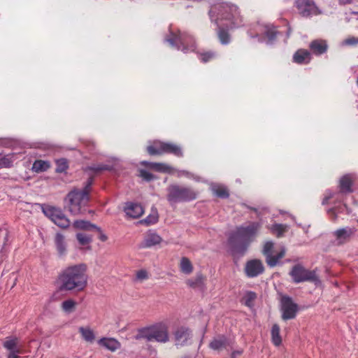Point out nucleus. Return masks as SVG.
Returning a JSON list of instances; mask_svg holds the SVG:
<instances>
[{
  "label": "nucleus",
  "instance_id": "obj_1",
  "mask_svg": "<svg viewBox=\"0 0 358 358\" xmlns=\"http://www.w3.org/2000/svg\"><path fill=\"white\" fill-rule=\"evenodd\" d=\"M87 266L78 264L67 266L58 276L61 291H83L87 285Z\"/></svg>",
  "mask_w": 358,
  "mask_h": 358
},
{
  "label": "nucleus",
  "instance_id": "obj_2",
  "mask_svg": "<svg viewBox=\"0 0 358 358\" xmlns=\"http://www.w3.org/2000/svg\"><path fill=\"white\" fill-rule=\"evenodd\" d=\"M260 227V223L255 222L237 227L229 237V243L233 250L238 253L243 254L254 240Z\"/></svg>",
  "mask_w": 358,
  "mask_h": 358
},
{
  "label": "nucleus",
  "instance_id": "obj_3",
  "mask_svg": "<svg viewBox=\"0 0 358 358\" xmlns=\"http://www.w3.org/2000/svg\"><path fill=\"white\" fill-rule=\"evenodd\" d=\"M92 182L93 178H90L83 189H74L68 194L69 210L71 214L77 215L85 212V206L90 201Z\"/></svg>",
  "mask_w": 358,
  "mask_h": 358
},
{
  "label": "nucleus",
  "instance_id": "obj_4",
  "mask_svg": "<svg viewBox=\"0 0 358 358\" xmlns=\"http://www.w3.org/2000/svg\"><path fill=\"white\" fill-rule=\"evenodd\" d=\"M92 182L93 178H90L83 189H74L68 194L69 210L71 214L77 215L85 212V206L90 201Z\"/></svg>",
  "mask_w": 358,
  "mask_h": 358
},
{
  "label": "nucleus",
  "instance_id": "obj_5",
  "mask_svg": "<svg viewBox=\"0 0 358 358\" xmlns=\"http://www.w3.org/2000/svg\"><path fill=\"white\" fill-rule=\"evenodd\" d=\"M137 340L145 339L147 341H155L165 343L169 341L168 327L163 323L143 328L138 330L136 336Z\"/></svg>",
  "mask_w": 358,
  "mask_h": 358
},
{
  "label": "nucleus",
  "instance_id": "obj_6",
  "mask_svg": "<svg viewBox=\"0 0 358 358\" xmlns=\"http://www.w3.org/2000/svg\"><path fill=\"white\" fill-rule=\"evenodd\" d=\"M210 17L213 18V15H217L215 20L218 24L219 20H234V24L239 25L241 22L240 13L237 6L227 3H218L213 6L210 10Z\"/></svg>",
  "mask_w": 358,
  "mask_h": 358
},
{
  "label": "nucleus",
  "instance_id": "obj_7",
  "mask_svg": "<svg viewBox=\"0 0 358 358\" xmlns=\"http://www.w3.org/2000/svg\"><path fill=\"white\" fill-rule=\"evenodd\" d=\"M167 191V199L171 204L189 201L196 198V193L187 187L172 185L168 187Z\"/></svg>",
  "mask_w": 358,
  "mask_h": 358
},
{
  "label": "nucleus",
  "instance_id": "obj_8",
  "mask_svg": "<svg viewBox=\"0 0 358 358\" xmlns=\"http://www.w3.org/2000/svg\"><path fill=\"white\" fill-rule=\"evenodd\" d=\"M166 41L173 47L181 50L184 52L187 51H194L196 44L192 36L179 31L178 34L171 33Z\"/></svg>",
  "mask_w": 358,
  "mask_h": 358
},
{
  "label": "nucleus",
  "instance_id": "obj_9",
  "mask_svg": "<svg viewBox=\"0 0 358 358\" xmlns=\"http://www.w3.org/2000/svg\"><path fill=\"white\" fill-rule=\"evenodd\" d=\"M294 6L299 15L303 17H311L322 13L314 0H295Z\"/></svg>",
  "mask_w": 358,
  "mask_h": 358
},
{
  "label": "nucleus",
  "instance_id": "obj_10",
  "mask_svg": "<svg viewBox=\"0 0 358 358\" xmlns=\"http://www.w3.org/2000/svg\"><path fill=\"white\" fill-rule=\"evenodd\" d=\"M262 253L266 257V262L270 267L275 266L279 260L285 255V248H282L280 251L275 253L274 243L272 241H266L264 245Z\"/></svg>",
  "mask_w": 358,
  "mask_h": 358
},
{
  "label": "nucleus",
  "instance_id": "obj_11",
  "mask_svg": "<svg viewBox=\"0 0 358 358\" xmlns=\"http://www.w3.org/2000/svg\"><path fill=\"white\" fill-rule=\"evenodd\" d=\"M299 310L298 305L294 302L293 299L287 296L282 295L280 299V311L281 317L283 320L294 319Z\"/></svg>",
  "mask_w": 358,
  "mask_h": 358
},
{
  "label": "nucleus",
  "instance_id": "obj_12",
  "mask_svg": "<svg viewBox=\"0 0 358 358\" xmlns=\"http://www.w3.org/2000/svg\"><path fill=\"white\" fill-rule=\"evenodd\" d=\"M43 212L46 217L61 228H67L70 225L69 220L59 208L48 206L43 208Z\"/></svg>",
  "mask_w": 358,
  "mask_h": 358
},
{
  "label": "nucleus",
  "instance_id": "obj_13",
  "mask_svg": "<svg viewBox=\"0 0 358 358\" xmlns=\"http://www.w3.org/2000/svg\"><path fill=\"white\" fill-rule=\"evenodd\" d=\"M289 275L295 283L317 280L315 271L307 270L301 264L294 265L290 271Z\"/></svg>",
  "mask_w": 358,
  "mask_h": 358
},
{
  "label": "nucleus",
  "instance_id": "obj_14",
  "mask_svg": "<svg viewBox=\"0 0 358 358\" xmlns=\"http://www.w3.org/2000/svg\"><path fill=\"white\" fill-rule=\"evenodd\" d=\"M357 232L355 227H345L335 230L332 235L334 237V244L337 246L343 245L351 241Z\"/></svg>",
  "mask_w": 358,
  "mask_h": 358
},
{
  "label": "nucleus",
  "instance_id": "obj_15",
  "mask_svg": "<svg viewBox=\"0 0 358 358\" xmlns=\"http://www.w3.org/2000/svg\"><path fill=\"white\" fill-rule=\"evenodd\" d=\"M192 331L185 327H178L173 332L175 345L178 347L187 345L191 343Z\"/></svg>",
  "mask_w": 358,
  "mask_h": 358
},
{
  "label": "nucleus",
  "instance_id": "obj_16",
  "mask_svg": "<svg viewBox=\"0 0 358 358\" xmlns=\"http://www.w3.org/2000/svg\"><path fill=\"white\" fill-rule=\"evenodd\" d=\"M3 348L8 351L7 358H19L22 353V347L16 337H7L3 343Z\"/></svg>",
  "mask_w": 358,
  "mask_h": 358
},
{
  "label": "nucleus",
  "instance_id": "obj_17",
  "mask_svg": "<svg viewBox=\"0 0 358 358\" xmlns=\"http://www.w3.org/2000/svg\"><path fill=\"white\" fill-rule=\"evenodd\" d=\"M264 271L262 262L259 259L248 261L245 266V273L249 278H255L262 274Z\"/></svg>",
  "mask_w": 358,
  "mask_h": 358
},
{
  "label": "nucleus",
  "instance_id": "obj_18",
  "mask_svg": "<svg viewBox=\"0 0 358 358\" xmlns=\"http://www.w3.org/2000/svg\"><path fill=\"white\" fill-rule=\"evenodd\" d=\"M309 48L312 54L317 56L325 53L328 49V44L325 40L315 39L309 44Z\"/></svg>",
  "mask_w": 358,
  "mask_h": 358
},
{
  "label": "nucleus",
  "instance_id": "obj_19",
  "mask_svg": "<svg viewBox=\"0 0 358 358\" xmlns=\"http://www.w3.org/2000/svg\"><path fill=\"white\" fill-rule=\"evenodd\" d=\"M124 212L131 218H138L143 214L144 210L141 204L129 202L126 203Z\"/></svg>",
  "mask_w": 358,
  "mask_h": 358
},
{
  "label": "nucleus",
  "instance_id": "obj_20",
  "mask_svg": "<svg viewBox=\"0 0 358 358\" xmlns=\"http://www.w3.org/2000/svg\"><path fill=\"white\" fill-rule=\"evenodd\" d=\"M229 345L230 341L229 339L223 336H219L212 340L209 343V347L213 350L220 351L227 348Z\"/></svg>",
  "mask_w": 358,
  "mask_h": 358
},
{
  "label": "nucleus",
  "instance_id": "obj_21",
  "mask_svg": "<svg viewBox=\"0 0 358 358\" xmlns=\"http://www.w3.org/2000/svg\"><path fill=\"white\" fill-rule=\"evenodd\" d=\"M162 150L163 154H172L178 157H181L183 155L181 147L175 143L163 142Z\"/></svg>",
  "mask_w": 358,
  "mask_h": 358
},
{
  "label": "nucleus",
  "instance_id": "obj_22",
  "mask_svg": "<svg viewBox=\"0 0 358 358\" xmlns=\"http://www.w3.org/2000/svg\"><path fill=\"white\" fill-rule=\"evenodd\" d=\"M311 59L310 52L305 49L298 50L293 56V60L297 64H307Z\"/></svg>",
  "mask_w": 358,
  "mask_h": 358
},
{
  "label": "nucleus",
  "instance_id": "obj_23",
  "mask_svg": "<svg viewBox=\"0 0 358 358\" xmlns=\"http://www.w3.org/2000/svg\"><path fill=\"white\" fill-rule=\"evenodd\" d=\"M141 164L158 172L171 173L173 171V168L171 166L164 163H153L143 161Z\"/></svg>",
  "mask_w": 358,
  "mask_h": 358
},
{
  "label": "nucleus",
  "instance_id": "obj_24",
  "mask_svg": "<svg viewBox=\"0 0 358 358\" xmlns=\"http://www.w3.org/2000/svg\"><path fill=\"white\" fill-rule=\"evenodd\" d=\"M354 178L350 174H347L340 179L339 187L342 193H350L352 192V185Z\"/></svg>",
  "mask_w": 358,
  "mask_h": 358
},
{
  "label": "nucleus",
  "instance_id": "obj_25",
  "mask_svg": "<svg viewBox=\"0 0 358 358\" xmlns=\"http://www.w3.org/2000/svg\"><path fill=\"white\" fill-rule=\"evenodd\" d=\"M99 344L106 349L114 352L120 348V343L115 338H103L98 341Z\"/></svg>",
  "mask_w": 358,
  "mask_h": 358
},
{
  "label": "nucleus",
  "instance_id": "obj_26",
  "mask_svg": "<svg viewBox=\"0 0 358 358\" xmlns=\"http://www.w3.org/2000/svg\"><path fill=\"white\" fill-rule=\"evenodd\" d=\"M78 331L81 335L82 338L89 343H92L95 341V334L94 331L89 327H80Z\"/></svg>",
  "mask_w": 358,
  "mask_h": 358
},
{
  "label": "nucleus",
  "instance_id": "obj_27",
  "mask_svg": "<svg viewBox=\"0 0 358 358\" xmlns=\"http://www.w3.org/2000/svg\"><path fill=\"white\" fill-rule=\"evenodd\" d=\"M162 238L155 233L147 234L143 243V248H150L162 242Z\"/></svg>",
  "mask_w": 358,
  "mask_h": 358
},
{
  "label": "nucleus",
  "instance_id": "obj_28",
  "mask_svg": "<svg viewBox=\"0 0 358 358\" xmlns=\"http://www.w3.org/2000/svg\"><path fill=\"white\" fill-rule=\"evenodd\" d=\"M55 243L59 255H64L66 252L64 236L62 234L57 233L55 235Z\"/></svg>",
  "mask_w": 358,
  "mask_h": 358
},
{
  "label": "nucleus",
  "instance_id": "obj_29",
  "mask_svg": "<svg viewBox=\"0 0 358 358\" xmlns=\"http://www.w3.org/2000/svg\"><path fill=\"white\" fill-rule=\"evenodd\" d=\"M73 227L77 229L92 230L96 229L97 231H101V229L97 226L91 224L90 222L84 220H76L73 222Z\"/></svg>",
  "mask_w": 358,
  "mask_h": 358
},
{
  "label": "nucleus",
  "instance_id": "obj_30",
  "mask_svg": "<svg viewBox=\"0 0 358 358\" xmlns=\"http://www.w3.org/2000/svg\"><path fill=\"white\" fill-rule=\"evenodd\" d=\"M163 142L155 141L151 145L147 147V151L150 155H163L162 150Z\"/></svg>",
  "mask_w": 358,
  "mask_h": 358
},
{
  "label": "nucleus",
  "instance_id": "obj_31",
  "mask_svg": "<svg viewBox=\"0 0 358 358\" xmlns=\"http://www.w3.org/2000/svg\"><path fill=\"white\" fill-rule=\"evenodd\" d=\"M180 269L182 273L189 275L193 271V266L190 260L187 257H182L180 262Z\"/></svg>",
  "mask_w": 358,
  "mask_h": 358
},
{
  "label": "nucleus",
  "instance_id": "obj_32",
  "mask_svg": "<svg viewBox=\"0 0 358 358\" xmlns=\"http://www.w3.org/2000/svg\"><path fill=\"white\" fill-rule=\"evenodd\" d=\"M50 164L43 160H36L32 166V171L36 173L43 172L50 168Z\"/></svg>",
  "mask_w": 358,
  "mask_h": 358
},
{
  "label": "nucleus",
  "instance_id": "obj_33",
  "mask_svg": "<svg viewBox=\"0 0 358 358\" xmlns=\"http://www.w3.org/2000/svg\"><path fill=\"white\" fill-rule=\"evenodd\" d=\"M271 334L273 344L276 346L280 345L281 344L282 339L280 336V327L278 324H275L273 325Z\"/></svg>",
  "mask_w": 358,
  "mask_h": 358
},
{
  "label": "nucleus",
  "instance_id": "obj_34",
  "mask_svg": "<svg viewBox=\"0 0 358 358\" xmlns=\"http://www.w3.org/2000/svg\"><path fill=\"white\" fill-rule=\"evenodd\" d=\"M198 55L200 60L203 63L210 62L217 57V53L212 50L198 52Z\"/></svg>",
  "mask_w": 358,
  "mask_h": 358
},
{
  "label": "nucleus",
  "instance_id": "obj_35",
  "mask_svg": "<svg viewBox=\"0 0 358 358\" xmlns=\"http://www.w3.org/2000/svg\"><path fill=\"white\" fill-rule=\"evenodd\" d=\"M217 36L222 45H227L231 41L229 32L222 28H219L217 31Z\"/></svg>",
  "mask_w": 358,
  "mask_h": 358
},
{
  "label": "nucleus",
  "instance_id": "obj_36",
  "mask_svg": "<svg viewBox=\"0 0 358 358\" xmlns=\"http://www.w3.org/2000/svg\"><path fill=\"white\" fill-rule=\"evenodd\" d=\"M214 194L220 198H227L229 196L228 189L222 185H216L212 188Z\"/></svg>",
  "mask_w": 358,
  "mask_h": 358
},
{
  "label": "nucleus",
  "instance_id": "obj_37",
  "mask_svg": "<svg viewBox=\"0 0 358 358\" xmlns=\"http://www.w3.org/2000/svg\"><path fill=\"white\" fill-rule=\"evenodd\" d=\"M203 283V277L202 275H197L194 278L188 279L186 284L192 288L199 287Z\"/></svg>",
  "mask_w": 358,
  "mask_h": 358
},
{
  "label": "nucleus",
  "instance_id": "obj_38",
  "mask_svg": "<svg viewBox=\"0 0 358 358\" xmlns=\"http://www.w3.org/2000/svg\"><path fill=\"white\" fill-rule=\"evenodd\" d=\"M271 230L273 234H275L278 237H281L287 231V226L282 224H275L271 227Z\"/></svg>",
  "mask_w": 358,
  "mask_h": 358
},
{
  "label": "nucleus",
  "instance_id": "obj_39",
  "mask_svg": "<svg viewBox=\"0 0 358 358\" xmlns=\"http://www.w3.org/2000/svg\"><path fill=\"white\" fill-rule=\"evenodd\" d=\"M76 303L72 299H68L62 302V308L66 313H71L76 308Z\"/></svg>",
  "mask_w": 358,
  "mask_h": 358
},
{
  "label": "nucleus",
  "instance_id": "obj_40",
  "mask_svg": "<svg viewBox=\"0 0 358 358\" xmlns=\"http://www.w3.org/2000/svg\"><path fill=\"white\" fill-rule=\"evenodd\" d=\"M68 169V163L65 159H59L56 161V169L57 173H63Z\"/></svg>",
  "mask_w": 358,
  "mask_h": 358
},
{
  "label": "nucleus",
  "instance_id": "obj_41",
  "mask_svg": "<svg viewBox=\"0 0 358 358\" xmlns=\"http://www.w3.org/2000/svg\"><path fill=\"white\" fill-rule=\"evenodd\" d=\"M76 238H77V240L78 241L79 243L82 245H85L90 243L92 241L91 237H90L83 233L77 234Z\"/></svg>",
  "mask_w": 358,
  "mask_h": 358
},
{
  "label": "nucleus",
  "instance_id": "obj_42",
  "mask_svg": "<svg viewBox=\"0 0 358 358\" xmlns=\"http://www.w3.org/2000/svg\"><path fill=\"white\" fill-rule=\"evenodd\" d=\"M13 161L8 156H4L0 158V169L9 168L12 166Z\"/></svg>",
  "mask_w": 358,
  "mask_h": 358
},
{
  "label": "nucleus",
  "instance_id": "obj_43",
  "mask_svg": "<svg viewBox=\"0 0 358 358\" xmlns=\"http://www.w3.org/2000/svg\"><path fill=\"white\" fill-rule=\"evenodd\" d=\"M139 176L142 178L144 180L149 182L155 178V176L151 173L145 171V170H140Z\"/></svg>",
  "mask_w": 358,
  "mask_h": 358
},
{
  "label": "nucleus",
  "instance_id": "obj_44",
  "mask_svg": "<svg viewBox=\"0 0 358 358\" xmlns=\"http://www.w3.org/2000/svg\"><path fill=\"white\" fill-rule=\"evenodd\" d=\"M266 37L270 40L273 41L277 31L275 30L274 27H270L266 26L265 27V31H264Z\"/></svg>",
  "mask_w": 358,
  "mask_h": 358
},
{
  "label": "nucleus",
  "instance_id": "obj_45",
  "mask_svg": "<svg viewBox=\"0 0 358 358\" xmlns=\"http://www.w3.org/2000/svg\"><path fill=\"white\" fill-rule=\"evenodd\" d=\"M157 220H158V216H157V212H155L153 214L150 215L149 216H148L143 220V222L147 223V224H150L155 223Z\"/></svg>",
  "mask_w": 358,
  "mask_h": 358
},
{
  "label": "nucleus",
  "instance_id": "obj_46",
  "mask_svg": "<svg viewBox=\"0 0 358 358\" xmlns=\"http://www.w3.org/2000/svg\"><path fill=\"white\" fill-rule=\"evenodd\" d=\"M343 43L346 45H358V38L352 36L346 38Z\"/></svg>",
  "mask_w": 358,
  "mask_h": 358
},
{
  "label": "nucleus",
  "instance_id": "obj_47",
  "mask_svg": "<svg viewBox=\"0 0 358 358\" xmlns=\"http://www.w3.org/2000/svg\"><path fill=\"white\" fill-rule=\"evenodd\" d=\"M136 278L141 280L147 279L148 278V272L145 270H140L136 273Z\"/></svg>",
  "mask_w": 358,
  "mask_h": 358
},
{
  "label": "nucleus",
  "instance_id": "obj_48",
  "mask_svg": "<svg viewBox=\"0 0 358 358\" xmlns=\"http://www.w3.org/2000/svg\"><path fill=\"white\" fill-rule=\"evenodd\" d=\"M256 298V294L254 292H248L246 295L245 304L248 306H250V302Z\"/></svg>",
  "mask_w": 358,
  "mask_h": 358
},
{
  "label": "nucleus",
  "instance_id": "obj_49",
  "mask_svg": "<svg viewBox=\"0 0 358 358\" xmlns=\"http://www.w3.org/2000/svg\"><path fill=\"white\" fill-rule=\"evenodd\" d=\"M89 169L95 172L102 171V164L90 166Z\"/></svg>",
  "mask_w": 358,
  "mask_h": 358
},
{
  "label": "nucleus",
  "instance_id": "obj_50",
  "mask_svg": "<svg viewBox=\"0 0 358 358\" xmlns=\"http://www.w3.org/2000/svg\"><path fill=\"white\" fill-rule=\"evenodd\" d=\"M89 169L95 172L102 171V164L90 166Z\"/></svg>",
  "mask_w": 358,
  "mask_h": 358
},
{
  "label": "nucleus",
  "instance_id": "obj_51",
  "mask_svg": "<svg viewBox=\"0 0 358 358\" xmlns=\"http://www.w3.org/2000/svg\"><path fill=\"white\" fill-rule=\"evenodd\" d=\"M332 196H333V195H332L331 194H329V195H328V196H326L323 199V200H322V205H326V204H327V203H328L329 200L332 197Z\"/></svg>",
  "mask_w": 358,
  "mask_h": 358
},
{
  "label": "nucleus",
  "instance_id": "obj_52",
  "mask_svg": "<svg viewBox=\"0 0 358 358\" xmlns=\"http://www.w3.org/2000/svg\"><path fill=\"white\" fill-rule=\"evenodd\" d=\"M243 353L242 350H236L231 353V358H236V356H239Z\"/></svg>",
  "mask_w": 358,
  "mask_h": 358
},
{
  "label": "nucleus",
  "instance_id": "obj_53",
  "mask_svg": "<svg viewBox=\"0 0 358 358\" xmlns=\"http://www.w3.org/2000/svg\"><path fill=\"white\" fill-rule=\"evenodd\" d=\"M100 235H99V239L101 241H106L107 240V236L106 235H105L104 234H103L102 231L101 230V231H99Z\"/></svg>",
  "mask_w": 358,
  "mask_h": 358
},
{
  "label": "nucleus",
  "instance_id": "obj_54",
  "mask_svg": "<svg viewBox=\"0 0 358 358\" xmlns=\"http://www.w3.org/2000/svg\"><path fill=\"white\" fill-rule=\"evenodd\" d=\"M112 169V167L109 165L102 164V171H110Z\"/></svg>",
  "mask_w": 358,
  "mask_h": 358
},
{
  "label": "nucleus",
  "instance_id": "obj_55",
  "mask_svg": "<svg viewBox=\"0 0 358 358\" xmlns=\"http://www.w3.org/2000/svg\"><path fill=\"white\" fill-rule=\"evenodd\" d=\"M357 85H358V78H357Z\"/></svg>",
  "mask_w": 358,
  "mask_h": 358
}]
</instances>
